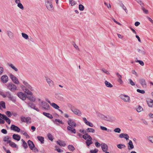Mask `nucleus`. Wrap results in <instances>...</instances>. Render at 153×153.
<instances>
[{
    "label": "nucleus",
    "instance_id": "9",
    "mask_svg": "<svg viewBox=\"0 0 153 153\" xmlns=\"http://www.w3.org/2000/svg\"><path fill=\"white\" fill-rule=\"evenodd\" d=\"M1 79L2 82L4 83H5L8 81L9 78L7 75H4L1 76Z\"/></svg>",
    "mask_w": 153,
    "mask_h": 153
},
{
    "label": "nucleus",
    "instance_id": "5",
    "mask_svg": "<svg viewBox=\"0 0 153 153\" xmlns=\"http://www.w3.org/2000/svg\"><path fill=\"white\" fill-rule=\"evenodd\" d=\"M67 123L69 126L72 127H75L76 126V123L71 119L69 118Z\"/></svg>",
    "mask_w": 153,
    "mask_h": 153
},
{
    "label": "nucleus",
    "instance_id": "23",
    "mask_svg": "<svg viewBox=\"0 0 153 153\" xmlns=\"http://www.w3.org/2000/svg\"><path fill=\"white\" fill-rule=\"evenodd\" d=\"M13 138L15 140L19 141L21 138L20 136L18 134H14L12 136Z\"/></svg>",
    "mask_w": 153,
    "mask_h": 153
},
{
    "label": "nucleus",
    "instance_id": "37",
    "mask_svg": "<svg viewBox=\"0 0 153 153\" xmlns=\"http://www.w3.org/2000/svg\"><path fill=\"white\" fill-rule=\"evenodd\" d=\"M101 129L102 130L106 131L108 132H111L112 131L111 130L107 129L106 128L101 126H100Z\"/></svg>",
    "mask_w": 153,
    "mask_h": 153
},
{
    "label": "nucleus",
    "instance_id": "46",
    "mask_svg": "<svg viewBox=\"0 0 153 153\" xmlns=\"http://www.w3.org/2000/svg\"><path fill=\"white\" fill-rule=\"evenodd\" d=\"M117 147L120 149H121L122 148H125L126 146L123 144H120L117 145Z\"/></svg>",
    "mask_w": 153,
    "mask_h": 153
},
{
    "label": "nucleus",
    "instance_id": "40",
    "mask_svg": "<svg viewBox=\"0 0 153 153\" xmlns=\"http://www.w3.org/2000/svg\"><path fill=\"white\" fill-rule=\"evenodd\" d=\"M105 83L106 86L108 87L111 88L113 87V85L109 82L107 81H105Z\"/></svg>",
    "mask_w": 153,
    "mask_h": 153
},
{
    "label": "nucleus",
    "instance_id": "35",
    "mask_svg": "<svg viewBox=\"0 0 153 153\" xmlns=\"http://www.w3.org/2000/svg\"><path fill=\"white\" fill-rule=\"evenodd\" d=\"M37 138L41 142V143L43 144L44 143V138L42 136H38L37 137Z\"/></svg>",
    "mask_w": 153,
    "mask_h": 153
},
{
    "label": "nucleus",
    "instance_id": "1",
    "mask_svg": "<svg viewBox=\"0 0 153 153\" xmlns=\"http://www.w3.org/2000/svg\"><path fill=\"white\" fill-rule=\"evenodd\" d=\"M119 97L124 102H130V99L129 96L125 94H121Z\"/></svg>",
    "mask_w": 153,
    "mask_h": 153
},
{
    "label": "nucleus",
    "instance_id": "30",
    "mask_svg": "<svg viewBox=\"0 0 153 153\" xmlns=\"http://www.w3.org/2000/svg\"><path fill=\"white\" fill-rule=\"evenodd\" d=\"M128 149L129 150H131L133 148L134 146L132 141L131 140H129L128 143Z\"/></svg>",
    "mask_w": 153,
    "mask_h": 153
},
{
    "label": "nucleus",
    "instance_id": "59",
    "mask_svg": "<svg viewBox=\"0 0 153 153\" xmlns=\"http://www.w3.org/2000/svg\"><path fill=\"white\" fill-rule=\"evenodd\" d=\"M137 91L138 92L142 94H144L145 93V91L143 90H141L139 89H137Z\"/></svg>",
    "mask_w": 153,
    "mask_h": 153
},
{
    "label": "nucleus",
    "instance_id": "31",
    "mask_svg": "<svg viewBox=\"0 0 153 153\" xmlns=\"http://www.w3.org/2000/svg\"><path fill=\"white\" fill-rule=\"evenodd\" d=\"M108 121L111 122L114 121L116 120V118L113 116H108Z\"/></svg>",
    "mask_w": 153,
    "mask_h": 153
},
{
    "label": "nucleus",
    "instance_id": "28",
    "mask_svg": "<svg viewBox=\"0 0 153 153\" xmlns=\"http://www.w3.org/2000/svg\"><path fill=\"white\" fill-rule=\"evenodd\" d=\"M7 34L9 38L11 39H13V34L12 32L10 31H7Z\"/></svg>",
    "mask_w": 153,
    "mask_h": 153
},
{
    "label": "nucleus",
    "instance_id": "3",
    "mask_svg": "<svg viewBox=\"0 0 153 153\" xmlns=\"http://www.w3.org/2000/svg\"><path fill=\"white\" fill-rule=\"evenodd\" d=\"M7 88L11 91L13 92L17 89L16 85L12 83H9L7 84Z\"/></svg>",
    "mask_w": 153,
    "mask_h": 153
},
{
    "label": "nucleus",
    "instance_id": "63",
    "mask_svg": "<svg viewBox=\"0 0 153 153\" xmlns=\"http://www.w3.org/2000/svg\"><path fill=\"white\" fill-rule=\"evenodd\" d=\"M142 10L146 14H147L148 13V10L146 9L143 7H142Z\"/></svg>",
    "mask_w": 153,
    "mask_h": 153
},
{
    "label": "nucleus",
    "instance_id": "45",
    "mask_svg": "<svg viewBox=\"0 0 153 153\" xmlns=\"http://www.w3.org/2000/svg\"><path fill=\"white\" fill-rule=\"evenodd\" d=\"M48 139L51 141H52L53 140V136L50 133H48Z\"/></svg>",
    "mask_w": 153,
    "mask_h": 153
},
{
    "label": "nucleus",
    "instance_id": "57",
    "mask_svg": "<svg viewBox=\"0 0 153 153\" xmlns=\"http://www.w3.org/2000/svg\"><path fill=\"white\" fill-rule=\"evenodd\" d=\"M85 124L91 127H92L93 126V124L92 123L88 121Z\"/></svg>",
    "mask_w": 153,
    "mask_h": 153
},
{
    "label": "nucleus",
    "instance_id": "26",
    "mask_svg": "<svg viewBox=\"0 0 153 153\" xmlns=\"http://www.w3.org/2000/svg\"><path fill=\"white\" fill-rule=\"evenodd\" d=\"M53 122L57 125H59L60 123L62 124H64V123L62 120L58 119H55Z\"/></svg>",
    "mask_w": 153,
    "mask_h": 153
},
{
    "label": "nucleus",
    "instance_id": "50",
    "mask_svg": "<svg viewBox=\"0 0 153 153\" xmlns=\"http://www.w3.org/2000/svg\"><path fill=\"white\" fill-rule=\"evenodd\" d=\"M135 62H139V63L142 66H143L144 65V63L141 60H136L135 61Z\"/></svg>",
    "mask_w": 153,
    "mask_h": 153
},
{
    "label": "nucleus",
    "instance_id": "24",
    "mask_svg": "<svg viewBox=\"0 0 153 153\" xmlns=\"http://www.w3.org/2000/svg\"><path fill=\"white\" fill-rule=\"evenodd\" d=\"M56 142L60 146L64 147L66 146V144L64 141L59 140Z\"/></svg>",
    "mask_w": 153,
    "mask_h": 153
},
{
    "label": "nucleus",
    "instance_id": "11",
    "mask_svg": "<svg viewBox=\"0 0 153 153\" xmlns=\"http://www.w3.org/2000/svg\"><path fill=\"white\" fill-rule=\"evenodd\" d=\"M46 5L47 8L50 10H53V8L51 3L48 1L46 3Z\"/></svg>",
    "mask_w": 153,
    "mask_h": 153
},
{
    "label": "nucleus",
    "instance_id": "62",
    "mask_svg": "<svg viewBox=\"0 0 153 153\" xmlns=\"http://www.w3.org/2000/svg\"><path fill=\"white\" fill-rule=\"evenodd\" d=\"M4 72V68L0 66V75H1Z\"/></svg>",
    "mask_w": 153,
    "mask_h": 153
},
{
    "label": "nucleus",
    "instance_id": "8",
    "mask_svg": "<svg viewBox=\"0 0 153 153\" xmlns=\"http://www.w3.org/2000/svg\"><path fill=\"white\" fill-rule=\"evenodd\" d=\"M71 110L75 114H77L79 116L81 115V112L78 109L73 108H71Z\"/></svg>",
    "mask_w": 153,
    "mask_h": 153
},
{
    "label": "nucleus",
    "instance_id": "38",
    "mask_svg": "<svg viewBox=\"0 0 153 153\" xmlns=\"http://www.w3.org/2000/svg\"><path fill=\"white\" fill-rule=\"evenodd\" d=\"M68 149L71 152H73L75 150L74 147L72 145H69L68 146Z\"/></svg>",
    "mask_w": 153,
    "mask_h": 153
},
{
    "label": "nucleus",
    "instance_id": "21",
    "mask_svg": "<svg viewBox=\"0 0 153 153\" xmlns=\"http://www.w3.org/2000/svg\"><path fill=\"white\" fill-rule=\"evenodd\" d=\"M147 104L149 107H153V100L151 99H148L147 100Z\"/></svg>",
    "mask_w": 153,
    "mask_h": 153
},
{
    "label": "nucleus",
    "instance_id": "15",
    "mask_svg": "<svg viewBox=\"0 0 153 153\" xmlns=\"http://www.w3.org/2000/svg\"><path fill=\"white\" fill-rule=\"evenodd\" d=\"M119 137L120 138H124L126 140H128L129 138V137L128 134L124 133H121L119 135Z\"/></svg>",
    "mask_w": 153,
    "mask_h": 153
},
{
    "label": "nucleus",
    "instance_id": "61",
    "mask_svg": "<svg viewBox=\"0 0 153 153\" xmlns=\"http://www.w3.org/2000/svg\"><path fill=\"white\" fill-rule=\"evenodd\" d=\"M98 151V150L95 149L94 150H91L90 152L91 153H97Z\"/></svg>",
    "mask_w": 153,
    "mask_h": 153
},
{
    "label": "nucleus",
    "instance_id": "6",
    "mask_svg": "<svg viewBox=\"0 0 153 153\" xmlns=\"http://www.w3.org/2000/svg\"><path fill=\"white\" fill-rule=\"evenodd\" d=\"M10 77L12 81L15 84H19V82L18 79L12 74L10 75Z\"/></svg>",
    "mask_w": 153,
    "mask_h": 153
},
{
    "label": "nucleus",
    "instance_id": "22",
    "mask_svg": "<svg viewBox=\"0 0 153 153\" xmlns=\"http://www.w3.org/2000/svg\"><path fill=\"white\" fill-rule=\"evenodd\" d=\"M46 81L50 86H52L53 85V82L48 78H46Z\"/></svg>",
    "mask_w": 153,
    "mask_h": 153
},
{
    "label": "nucleus",
    "instance_id": "13",
    "mask_svg": "<svg viewBox=\"0 0 153 153\" xmlns=\"http://www.w3.org/2000/svg\"><path fill=\"white\" fill-rule=\"evenodd\" d=\"M23 83L27 87V88H28L31 91H33L34 90L33 88V87L27 82L23 81Z\"/></svg>",
    "mask_w": 153,
    "mask_h": 153
},
{
    "label": "nucleus",
    "instance_id": "58",
    "mask_svg": "<svg viewBox=\"0 0 153 153\" xmlns=\"http://www.w3.org/2000/svg\"><path fill=\"white\" fill-rule=\"evenodd\" d=\"M148 140L151 143H153V136L149 137Z\"/></svg>",
    "mask_w": 153,
    "mask_h": 153
},
{
    "label": "nucleus",
    "instance_id": "34",
    "mask_svg": "<svg viewBox=\"0 0 153 153\" xmlns=\"http://www.w3.org/2000/svg\"><path fill=\"white\" fill-rule=\"evenodd\" d=\"M30 95V96L27 97L30 101L32 102H35L36 100V99L33 97V95Z\"/></svg>",
    "mask_w": 153,
    "mask_h": 153
},
{
    "label": "nucleus",
    "instance_id": "36",
    "mask_svg": "<svg viewBox=\"0 0 153 153\" xmlns=\"http://www.w3.org/2000/svg\"><path fill=\"white\" fill-rule=\"evenodd\" d=\"M23 90H25V92L27 93V94L29 95H32L33 93L29 90L28 88H25V89H23Z\"/></svg>",
    "mask_w": 153,
    "mask_h": 153
},
{
    "label": "nucleus",
    "instance_id": "20",
    "mask_svg": "<svg viewBox=\"0 0 153 153\" xmlns=\"http://www.w3.org/2000/svg\"><path fill=\"white\" fill-rule=\"evenodd\" d=\"M118 4L125 11V12L127 13V12L128 11L127 10L126 7L124 5L122 2L121 1H119Z\"/></svg>",
    "mask_w": 153,
    "mask_h": 153
},
{
    "label": "nucleus",
    "instance_id": "18",
    "mask_svg": "<svg viewBox=\"0 0 153 153\" xmlns=\"http://www.w3.org/2000/svg\"><path fill=\"white\" fill-rule=\"evenodd\" d=\"M139 82L143 88H146V83L144 79H141L140 80Z\"/></svg>",
    "mask_w": 153,
    "mask_h": 153
},
{
    "label": "nucleus",
    "instance_id": "32",
    "mask_svg": "<svg viewBox=\"0 0 153 153\" xmlns=\"http://www.w3.org/2000/svg\"><path fill=\"white\" fill-rule=\"evenodd\" d=\"M3 119L5 120L9 124H10L11 123V120L10 119L7 117L6 115L4 117Z\"/></svg>",
    "mask_w": 153,
    "mask_h": 153
},
{
    "label": "nucleus",
    "instance_id": "7",
    "mask_svg": "<svg viewBox=\"0 0 153 153\" xmlns=\"http://www.w3.org/2000/svg\"><path fill=\"white\" fill-rule=\"evenodd\" d=\"M17 96L19 98L23 100H25L26 99V95L22 92H19L18 93Z\"/></svg>",
    "mask_w": 153,
    "mask_h": 153
},
{
    "label": "nucleus",
    "instance_id": "16",
    "mask_svg": "<svg viewBox=\"0 0 153 153\" xmlns=\"http://www.w3.org/2000/svg\"><path fill=\"white\" fill-rule=\"evenodd\" d=\"M101 146L103 152H106L108 150V146L105 143H102L101 144Z\"/></svg>",
    "mask_w": 153,
    "mask_h": 153
},
{
    "label": "nucleus",
    "instance_id": "43",
    "mask_svg": "<svg viewBox=\"0 0 153 153\" xmlns=\"http://www.w3.org/2000/svg\"><path fill=\"white\" fill-rule=\"evenodd\" d=\"M86 131H87V132H91V133H94L95 132V130L94 129L90 128H88L86 129Z\"/></svg>",
    "mask_w": 153,
    "mask_h": 153
},
{
    "label": "nucleus",
    "instance_id": "19",
    "mask_svg": "<svg viewBox=\"0 0 153 153\" xmlns=\"http://www.w3.org/2000/svg\"><path fill=\"white\" fill-rule=\"evenodd\" d=\"M11 138L9 136H7L4 137L3 141L4 142H6L7 144L10 143L11 141L10 140Z\"/></svg>",
    "mask_w": 153,
    "mask_h": 153
},
{
    "label": "nucleus",
    "instance_id": "29",
    "mask_svg": "<svg viewBox=\"0 0 153 153\" xmlns=\"http://www.w3.org/2000/svg\"><path fill=\"white\" fill-rule=\"evenodd\" d=\"M7 65L11 68L13 70H14L16 71H17L18 70L17 68H16L11 63H7Z\"/></svg>",
    "mask_w": 153,
    "mask_h": 153
},
{
    "label": "nucleus",
    "instance_id": "60",
    "mask_svg": "<svg viewBox=\"0 0 153 153\" xmlns=\"http://www.w3.org/2000/svg\"><path fill=\"white\" fill-rule=\"evenodd\" d=\"M102 70L103 72H104L106 74H110L109 72H108V71H107L106 69H104V68L102 69Z\"/></svg>",
    "mask_w": 153,
    "mask_h": 153
},
{
    "label": "nucleus",
    "instance_id": "52",
    "mask_svg": "<svg viewBox=\"0 0 153 153\" xmlns=\"http://www.w3.org/2000/svg\"><path fill=\"white\" fill-rule=\"evenodd\" d=\"M5 113L8 117H10L12 116V114L10 111H7Z\"/></svg>",
    "mask_w": 153,
    "mask_h": 153
},
{
    "label": "nucleus",
    "instance_id": "54",
    "mask_svg": "<svg viewBox=\"0 0 153 153\" xmlns=\"http://www.w3.org/2000/svg\"><path fill=\"white\" fill-rule=\"evenodd\" d=\"M143 110L142 108L140 106H139L138 108H137V111L138 112H140Z\"/></svg>",
    "mask_w": 153,
    "mask_h": 153
},
{
    "label": "nucleus",
    "instance_id": "64",
    "mask_svg": "<svg viewBox=\"0 0 153 153\" xmlns=\"http://www.w3.org/2000/svg\"><path fill=\"white\" fill-rule=\"evenodd\" d=\"M1 132L4 134H6L7 133V131L5 129H3L1 130Z\"/></svg>",
    "mask_w": 153,
    "mask_h": 153
},
{
    "label": "nucleus",
    "instance_id": "2",
    "mask_svg": "<svg viewBox=\"0 0 153 153\" xmlns=\"http://www.w3.org/2000/svg\"><path fill=\"white\" fill-rule=\"evenodd\" d=\"M5 93L7 94V97L13 102H15L16 101V98L13 96L10 92L9 91H6Z\"/></svg>",
    "mask_w": 153,
    "mask_h": 153
},
{
    "label": "nucleus",
    "instance_id": "44",
    "mask_svg": "<svg viewBox=\"0 0 153 153\" xmlns=\"http://www.w3.org/2000/svg\"><path fill=\"white\" fill-rule=\"evenodd\" d=\"M136 1L142 7H144V4L141 0H136Z\"/></svg>",
    "mask_w": 153,
    "mask_h": 153
},
{
    "label": "nucleus",
    "instance_id": "25",
    "mask_svg": "<svg viewBox=\"0 0 153 153\" xmlns=\"http://www.w3.org/2000/svg\"><path fill=\"white\" fill-rule=\"evenodd\" d=\"M55 97L57 99L60 100H63L64 99L62 95L61 94H56Z\"/></svg>",
    "mask_w": 153,
    "mask_h": 153
},
{
    "label": "nucleus",
    "instance_id": "39",
    "mask_svg": "<svg viewBox=\"0 0 153 153\" xmlns=\"http://www.w3.org/2000/svg\"><path fill=\"white\" fill-rule=\"evenodd\" d=\"M51 105L52 106L53 108L56 109H59V107L57 104L54 103H52L51 104Z\"/></svg>",
    "mask_w": 153,
    "mask_h": 153
},
{
    "label": "nucleus",
    "instance_id": "27",
    "mask_svg": "<svg viewBox=\"0 0 153 153\" xmlns=\"http://www.w3.org/2000/svg\"><path fill=\"white\" fill-rule=\"evenodd\" d=\"M27 104V105L30 108H33L35 106V105L31 102H26Z\"/></svg>",
    "mask_w": 153,
    "mask_h": 153
},
{
    "label": "nucleus",
    "instance_id": "42",
    "mask_svg": "<svg viewBox=\"0 0 153 153\" xmlns=\"http://www.w3.org/2000/svg\"><path fill=\"white\" fill-rule=\"evenodd\" d=\"M9 145L11 147L14 148H16L17 147V145L11 141V142L9 143Z\"/></svg>",
    "mask_w": 153,
    "mask_h": 153
},
{
    "label": "nucleus",
    "instance_id": "12",
    "mask_svg": "<svg viewBox=\"0 0 153 153\" xmlns=\"http://www.w3.org/2000/svg\"><path fill=\"white\" fill-rule=\"evenodd\" d=\"M82 138L87 141L92 140V138L87 133H85L82 136Z\"/></svg>",
    "mask_w": 153,
    "mask_h": 153
},
{
    "label": "nucleus",
    "instance_id": "48",
    "mask_svg": "<svg viewBox=\"0 0 153 153\" xmlns=\"http://www.w3.org/2000/svg\"><path fill=\"white\" fill-rule=\"evenodd\" d=\"M137 51L139 53H141L143 55H145L146 54L145 51L144 50H141L139 49H137Z\"/></svg>",
    "mask_w": 153,
    "mask_h": 153
},
{
    "label": "nucleus",
    "instance_id": "4",
    "mask_svg": "<svg viewBox=\"0 0 153 153\" xmlns=\"http://www.w3.org/2000/svg\"><path fill=\"white\" fill-rule=\"evenodd\" d=\"M41 106L42 108L45 110H48L50 109V106L49 105L45 102L42 101L41 102Z\"/></svg>",
    "mask_w": 153,
    "mask_h": 153
},
{
    "label": "nucleus",
    "instance_id": "56",
    "mask_svg": "<svg viewBox=\"0 0 153 153\" xmlns=\"http://www.w3.org/2000/svg\"><path fill=\"white\" fill-rule=\"evenodd\" d=\"M114 131L115 132L120 133V132L121 130L120 128H115Z\"/></svg>",
    "mask_w": 153,
    "mask_h": 153
},
{
    "label": "nucleus",
    "instance_id": "10",
    "mask_svg": "<svg viewBox=\"0 0 153 153\" xmlns=\"http://www.w3.org/2000/svg\"><path fill=\"white\" fill-rule=\"evenodd\" d=\"M10 128L11 130H12L15 131H16L18 132H19L20 131V128L18 126L14 125H11Z\"/></svg>",
    "mask_w": 153,
    "mask_h": 153
},
{
    "label": "nucleus",
    "instance_id": "41",
    "mask_svg": "<svg viewBox=\"0 0 153 153\" xmlns=\"http://www.w3.org/2000/svg\"><path fill=\"white\" fill-rule=\"evenodd\" d=\"M22 146L25 149H26L28 147L27 143L23 139L22 140Z\"/></svg>",
    "mask_w": 153,
    "mask_h": 153
},
{
    "label": "nucleus",
    "instance_id": "47",
    "mask_svg": "<svg viewBox=\"0 0 153 153\" xmlns=\"http://www.w3.org/2000/svg\"><path fill=\"white\" fill-rule=\"evenodd\" d=\"M0 105H1L4 108H6L5 103V102L4 101H1L0 102Z\"/></svg>",
    "mask_w": 153,
    "mask_h": 153
},
{
    "label": "nucleus",
    "instance_id": "51",
    "mask_svg": "<svg viewBox=\"0 0 153 153\" xmlns=\"http://www.w3.org/2000/svg\"><path fill=\"white\" fill-rule=\"evenodd\" d=\"M85 143L88 146H89L93 143V142L92 140H89L86 141Z\"/></svg>",
    "mask_w": 153,
    "mask_h": 153
},
{
    "label": "nucleus",
    "instance_id": "33",
    "mask_svg": "<svg viewBox=\"0 0 153 153\" xmlns=\"http://www.w3.org/2000/svg\"><path fill=\"white\" fill-rule=\"evenodd\" d=\"M43 114L49 118L52 119L53 118L52 115L49 113L44 112L43 113Z\"/></svg>",
    "mask_w": 153,
    "mask_h": 153
},
{
    "label": "nucleus",
    "instance_id": "49",
    "mask_svg": "<svg viewBox=\"0 0 153 153\" xmlns=\"http://www.w3.org/2000/svg\"><path fill=\"white\" fill-rule=\"evenodd\" d=\"M22 37L25 39H27L28 38V36L27 34L22 33Z\"/></svg>",
    "mask_w": 153,
    "mask_h": 153
},
{
    "label": "nucleus",
    "instance_id": "17",
    "mask_svg": "<svg viewBox=\"0 0 153 153\" xmlns=\"http://www.w3.org/2000/svg\"><path fill=\"white\" fill-rule=\"evenodd\" d=\"M72 127L68 126L67 127V130L68 131H70L71 133L75 134L76 132V129Z\"/></svg>",
    "mask_w": 153,
    "mask_h": 153
},
{
    "label": "nucleus",
    "instance_id": "14",
    "mask_svg": "<svg viewBox=\"0 0 153 153\" xmlns=\"http://www.w3.org/2000/svg\"><path fill=\"white\" fill-rule=\"evenodd\" d=\"M27 143L30 149L31 150H33L35 147V145L33 142L31 140H29L27 141Z\"/></svg>",
    "mask_w": 153,
    "mask_h": 153
},
{
    "label": "nucleus",
    "instance_id": "53",
    "mask_svg": "<svg viewBox=\"0 0 153 153\" xmlns=\"http://www.w3.org/2000/svg\"><path fill=\"white\" fill-rule=\"evenodd\" d=\"M17 6L21 10H23L24 9L23 5L21 3H18L17 4Z\"/></svg>",
    "mask_w": 153,
    "mask_h": 153
},
{
    "label": "nucleus",
    "instance_id": "55",
    "mask_svg": "<svg viewBox=\"0 0 153 153\" xmlns=\"http://www.w3.org/2000/svg\"><path fill=\"white\" fill-rule=\"evenodd\" d=\"M79 9L81 11H83L84 10V6L82 4H80L79 5Z\"/></svg>",
    "mask_w": 153,
    "mask_h": 153
}]
</instances>
